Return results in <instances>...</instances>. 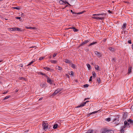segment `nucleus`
<instances>
[{"label":"nucleus","mask_w":133,"mask_h":133,"mask_svg":"<svg viewBox=\"0 0 133 133\" xmlns=\"http://www.w3.org/2000/svg\"><path fill=\"white\" fill-rule=\"evenodd\" d=\"M44 76L46 78H47V79L48 78H49V77H48V76L46 74H44Z\"/></svg>","instance_id":"de8ad7c7"},{"label":"nucleus","mask_w":133,"mask_h":133,"mask_svg":"<svg viewBox=\"0 0 133 133\" xmlns=\"http://www.w3.org/2000/svg\"><path fill=\"white\" fill-rule=\"evenodd\" d=\"M57 61L56 60H51L50 62L52 63L55 64L57 62Z\"/></svg>","instance_id":"bb28decb"},{"label":"nucleus","mask_w":133,"mask_h":133,"mask_svg":"<svg viewBox=\"0 0 133 133\" xmlns=\"http://www.w3.org/2000/svg\"><path fill=\"white\" fill-rule=\"evenodd\" d=\"M126 127H125V126H121V129L120 130V131L121 132V133H124V131L125 129V128Z\"/></svg>","instance_id":"1a4fd4ad"},{"label":"nucleus","mask_w":133,"mask_h":133,"mask_svg":"<svg viewBox=\"0 0 133 133\" xmlns=\"http://www.w3.org/2000/svg\"><path fill=\"white\" fill-rule=\"evenodd\" d=\"M64 61L66 63H71V61L67 59H64Z\"/></svg>","instance_id":"dca6fc26"},{"label":"nucleus","mask_w":133,"mask_h":133,"mask_svg":"<svg viewBox=\"0 0 133 133\" xmlns=\"http://www.w3.org/2000/svg\"><path fill=\"white\" fill-rule=\"evenodd\" d=\"M43 98L42 97H41V98H40L39 99L38 101H41V100H42V99Z\"/></svg>","instance_id":"603ef678"},{"label":"nucleus","mask_w":133,"mask_h":133,"mask_svg":"<svg viewBox=\"0 0 133 133\" xmlns=\"http://www.w3.org/2000/svg\"><path fill=\"white\" fill-rule=\"evenodd\" d=\"M97 42H93L92 43L88 45V46H91V45H94L95 44H97Z\"/></svg>","instance_id":"412c9836"},{"label":"nucleus","mask_w":133,"mask_h":133,"mask_svg":"<svg viewBox=\"0 0 133 133\" xmlns=\"http://www.w3.org/2000/svg\"><path fill=\"white\" fill-rule=\"evenodd\" d=\"M106 39H104V40H103V41L104 42H105V41H106Z\"/></svg>","instance_id":"e2e57ef3"},{"label":"nucleus","mask_w":133,"mask_h":133,"mask_svg":"<svg viewBox=\"0 0 133 133\" xmlns=\"http://www.w3.org/2000/svg\"><path fill=\"white\" fill-rule=\"evenodd\" d=\"M87 66L88 67L89 70H90L91 69V66L89 64H87Z\"/></svg>","instance_id":"c85d7f7f"},{"label":"nucleus","mask_w":133,"mask_h":133,"mask_svg":"<svg viewBox=\"0 0 133 133\" xmlns=\"http://www.w3.org/2000/svg\"><path fill=\"white\" fill-rule=\"evenodd\" d=\"M35 61V60H33L32 61L30 62L29 64L27 65V66H28L31 65Z\"/></svg>","instance_id":"b1692460"},{"label":"nucleus","mask_w":133,"mask_h":133,"mask_svg":"<svg viewBox=\"0 0 133 133\" xmlns=\"http://www.w3.org/2000/svg\"><path fill=\"white\" fill-rule=\"evenodd\" d=\"M48 123H45L44 122H43L42 123L43 129L45 131H46L48 128Z\"/></svg>","instance_id":"f03ea898"},{"label":"nucleus","mask_w":133,"mask_h":133,"mask_svg":"<svg viewBox=\"0 0 133 133\" xmlns=\"http://www.w3.org/2000/svg\"><path fill=\"white\" fill-rule=\"evenodd\" d=\"M97 81L98 83L99 84L101 82V80L100 78H99L97 79Z\"/></svg>","instance_id":"f704fd0d"},{"label":"nucleus","mask_w":133,"mask_h":133,"mask_svg":"<svg viewBox=\"0 0 133 133\" xmlns=\"http://www.w3.org/2000/svg\"><path fill=\"white\" fill-rule=\"evenodd\" d=\"M89 102V101H87L86 102H83V103L81 104L80 105H78V106H77V108H79V107H83V106H84L85 104H86V103L87 102Z\"/></svg>","instance_id":"6e6552de"},{"label":"nucleus","mask_w":133,"mask_h":133,"mask_svg":"<svg viewBox=\"0 0 133 133\" xmlns=\"http://www.w3.org/2000/svg\"><path fill=\"white\" fill-rule=\"evenodd\" d=\"M84 11H82L80 12H78V13H76L74 12L73 11L72 13V14H77V15H80L81 14H82L83 13Z\"/></svg>","instance_id":"a211bd4d"},{"label":"nucleus","mask_w":133,"mask_h":133,"mask_svg":"<svg viewBox=\"0 0 133 133\" xmlns=\"http://www.w3.org/2000/svg\"><path fill=\"white\" fill-rule=\"evenodd\" d=\"M98 111H94V112H92L91 113H90V114H91V115H92V114H96V113H97Z\"/></svg>","instance_id":"c9c22d12"},{"label":"nucleus","mask_w":133,"mask_h":133,"mask_svg":"<svg viewBox=\"0 0 133 133\" xmlns=\"http://www.w3.org/2000/svg\"><path fill=\"white\" fill-rule=\"evenodd\" d=\"M129 124L130 123H128V122L127 124L126 127L129 128L130 127V126L129 125Z\"/></svg>","instance_id":"ea45409f"},{"label":"nucleus","mask_w":133,"mask_h":133,"mask_svg":"<svg viewBox=\"0 0 133 133\" xmlns=\"http://www.w3.org/2000/svg\"><path fill=\"white\" fill-rule=\"evenodd\" d=\"M95 53L96 55H97V56L98 57H101L102 56V54L101 53L97 51H95Z\"/></svg>","instance_id":"423d86ee"},{"label":"nucleus","mask_w":133,"mask_h":133,"mask_svg":"<svg viewBox=\"0 0 133 133\" xmlns=\"http://www.w3.org/2000/svg\"><path fill=\"white\" fill-rule=\"evenodd\" d=\"M67 77H69V75H67Z\"/></svg>","instance_id":"338daca9"},{"label":"nucleus","mask_w":133,"mask_h":133,"mask_svg":"<svg viewBox=\"0 0 133 133\" xmlns=\"http://www.w3.org/2000/svg\"><path fill=\"white\" fill-rule=\"evenodd\" d=\"M57 69L58 70H61L62 69V68L60 66H58V68H57Z\"/></svg>","instance_id":"e433bc0d"},{"label":"nucleus","mask_w":133,"mask_h":133,"mask_svg":"<svg viewBox=\"0 0 133 133\" xmlns=\"http://www.w3.org/2000/svg\"><path fill=\"white\" fill-rule=\"evenodd\" d=\"M128 43H129L130 44H131V40H129L127 42Z\"/></svg>","instance_id":"37998d69"},{"label":"nucleus","mask_w":133,"mask_h":133,"mask_svg":"<svg viewBox=\"0 0 133 133\" xmlns=\"http://www.w3.org/2000/svg\"><path fill=\"white\" fill-rule=\"evenodd\" d=\"M70 65H71V66L74 69H75L76 67V65L75 64L71 63L70 64Z\"/></svg>","instance_id":"6ab92c4d"},{"label":"nucleus","mask_w":133,"mask_h":133,"mask_svg":"<svg viewBox=\"0 0 133 133\" xmlns=\"http://www.w3.org/2000/svg\"><path fill=\"white\" fill-rule=\"evenodd\" d=\"M128 122L127 121H125L124 122V125H123L124 126H125V127H127V124Z\"/></svg>","instance_id":"7c9ffc66"},{"label":"nucleus","mask_w":133,"mask_h":133,"mask_svg":"<svg viewBox=\"0 0 133 133\" xmlns=\"http://www.w3.org/2000/svg\"><path fill=\"white\" fill-rule=\"evenodd\" d=\"M61 90L60 89H57V90H56L52 94V95L54 96L56 95Z\"/></svg>","instance_id":"0eeeda50"},{"label":"nucleus","mask_w":133,"mask_h":133,"mask_svg":"<svg viewBox=\"0 0 133 133\" xmlns=\"http://www.w3.org/2000/svg\"><path fill=\"white\" fill-rule=\"evenodd\" d=\"M39 74L40 75H44V74H45L44 73H43L42 72H40L39 73Z\"/></svg>","instance_id":"8fccbe9b"},{"label":"nucleus","mask_w":133,"mask_h":133,"mask_svg":"<svg viewBox=\"0 0 133 133\" xmlns=\"http://www.w3.org/2000/svg\"><path fill=\"white\" fill-rule=\"evenodd\" d=\"M132 68V67H131L130 66L129 68L128 69V73L129 74H130L131 72V68Z\"/></svg>","instance_id":"aec40b11"},{"label":"nucleus","mask_w":133,"mask_h":133,"mask_svg":"<svg viewBox=\"0 0 133 133\" xmlns=\"http://www.w3.org/2000/svg\"><path fill=\"white\" fill-rule=\"evenodd\" d=\"M43 58V57H40L39 59V60H42L43 58Z\"/></svg>","instance_id":"3c124183"},{"label":"nucleus","mask_w":133,"mask_h":133,"mask_svg":"<svg viewBox=\"0 0 133 133\" xmlns=\"http://www.w3.org/2000/svg\"><path fill=\"white\" fill-rule=\"evenodd\" d=\"M25 28L26 29H34V28L33 27H28L26 26Z\"/></svg>","instance_id":"473e14b6"},{"label":"nucleus","mask_w":133,"mask_h":133,"mask_svg":"<svg viewBox=\"0 0 133 133\" xmlns=\"http://www.w3.org/2000/svg\"><path fill=\"white\" fill-rule=\"evenodd\" d=\"M10 29L11 31H22V30L21 29V28H11Z\"/></svg>","instance_id":"39448f33"},{"label":"nucleus","mask_w":133,"mask_h":133,"mask_svg":"<svg viewBox=\"0 0 133 133\" xmlns=\"http://www.w3.org/2000/svg\"><path fill=\"white\" fill-rule=\"evenodd\" d=\"M101 133H114V131L112 130H109L107 128L105 127H103L101 129Z\"/></svg>","instance_id":"f257e3e1"},{"label":"nucleus","mask_w":133,"mask_h":133,"mask_svg":"<svg viewBox=\"0 0 133 133\" xmlns=\"http://www.w3.org/2000/svg\"><path fill=\"white\" fill-rule=\"evenodd\" d=\"M18 66H20V67H22L23 66L22 64L19 65H18Z\"/></svg>","instance_id":"6e6d98bb"},{"label":"nucleus","mask_w":133,"mask_h":133,"mask_svg":"<svg viewBox=\"0 0 133 133\" xmlns=\"http://www.w3.org/2000/svg\"><path fill=\"white\" fill-rule=\"evenodd\" d=\"M127 25V24L126 23H124L123 24L122 27L121 28V29L124 31V29L126 28Z\"/></svg>","instance_id":"f8f14e48"},{"label":"nucleus","mask_w":133,"mask_h":133,"mask_svg":"<svg viewBox=\"0 0 133 133\" xmlns=\"http://www.w3.org/2000/svg\"><path fill=\"white\" fill-rule=\"evenodd\" d=\"M92 18L93 19H95L96 20H103L104 19V17L95 16L92 17Z\"/></svg>","instance_id":"20e7f679"},{"label":"nucleus","mask_w":133,"mask_h":133,"mask_svg":"<svg viewBox=\"0 0 133 133\" xmlns=\"http://www.w3.org/2000/svg\"><path fill=\"white\" fill-rule=\"evenodd\" d=\"M89 99V98H85L84 99V101H85L87 99Z\"/></svg>","instance_id":"052dcab7"},{"label":"nucleus","mask_w":133,"mask_h":133,"mask_svg":"<svg viewBox=\"0 0 133 133\" xmlns=\"http://www.w3.org/2000/svg\"><path fill=\"white\" fill-rule=\"evenodd\" d=\"M18 90H17V89H16V90H15V92H18Z\"/></svg>","instance_id":"680f3d73"},{"label":"nucleus","mask_w":133,"mask_h":133,"mask_svg":"<svg viewBox=\"0 0 133 133\" xmlns=\"http://www.w3.org/2000/svg\"><path fill=\"white\" fill-rule=\"evenodd\" d=\"M95 69L96 70H100L99 68V66L98 65H95Z\"/></svg>","instance_id":"393cba45"},{"label":"nucleus","mask_w":133,"mask_h":133,"mask_svg":"<svg viewBox=\"0 0 133 133\" xmlns=\"http://www.w3.org/2000/svg\"><path fill=\"white\" fill-rule=\"evenodd\" d=\"M47 79L48 82L50 84L52 83L51 80L50 79L49 77L47 78Z\"/></svg>","instance_id":"4be33fe9"},{"label":"nucleus","mask_w":133,"mask_h":133,"mask_svg":"<svg viewBox=\"0 0 133 133\" xmlns=\"http://www.w3.org/2000/svg\"><path fill=\"white\" fill-rule=\"evenodd\" d=\"M90 41V39H88L87 40H85L84 42H83L79 46H83L84 44L87 43Z\"/></svg>","instance_id":"9d476101"},{"label":"nucleus","mask_w":133,"mask_h":133,"mask_svg":"<svg viewBox=\"0 0 133 133\" xmlns=\"http://www.w3.org/2000/svg\"><path fill=\"white\" fill-rule=\"evenodd\" d=\"M92 74L93 77H95L96 75L95 72L94 71H93L92 72Z\"/></svg>","instance_id":"72a5a7b5"},{"label":"nucleus","mask_w":133,"mask_h":133,"mask_svg":"<svg viewBox=\"0 0 133 133\" xmlns=\"http://www.w3.org/2000/svg\"><path fill=\"white\" fill-rule=\"evenodd\" d=\"M106 14L105 13H103L102 14H94L93 15V16H100V15H106Z\"/></svg>","instance_id":"2eb2a0df"},{"label":"nucleus","mask_w":133,"mask_h":133,"mask_svg":"<svg viewBox=\"0 0 133 133\" xmlns=\"http://www.w3.org/2000/svg\"><path fill=\"white\" fill-rule=\"evenodd\" d=\"M64 2V5H65L66 3L68 4V5H71L68 2H66L65 1Z\"/></svg>","instance_id":"a18cd8bd"},{"label":"nucleus","mask_w":133,"mask_h":133,"mask_svg":"<svg viewBox=\"0 0 133 133\" xmlns=\"http://www.w3.org/2000/svg\"><path fill=\"white\" fill-rule=\"evenodd\" d=\"M8 92V91H6V92L5 91L3 93V94H5L6 93H7Z\"/></svg>","instance_id":"5fc2aeb1"},{"label":"nucleus","mask_w":133,"mask_h":133,"mask_svg":"<svg viewBox=\"0 0 133 133\" xmlns=\"http://www.w3.org/2000/svg\"><path fill=\"white\" fill-rule=\"evenodd\" d=\"M59 3L60 4H64V1L62 0H60L59 2Z\"/></svg>","instance_id":"cd10ccee"},{"label":"nucleus","mask_w":133,"mask_h":133,"mask_svg":"<svg viewBox=\"0 0 133 133\" xmlns=\"http://www.w3.org/2000/svg\"><path fill=\"white\" fill-rule=\"evenodd\" d=\"M58 126V125L57 124H55L54 125L53 128L54 129H56L57 128Z\"/></svg>","instance_id":"a878e982"},{"label":"nucleus","mask_w":133,"mask_h":133,"mask_svg":"<svg viewBox=\"0 0 133 133\" xmlns=\"http://www.w3.org/2000/svg\"><path fill=\"white\" fill-rule=\"evenodd\" d=\"M127 121L128 122H129V123L132 125H133V120L130 119H127Z\"/></svg>","instance_id":"ddd939ff"},{"label":"nucleus","mask_w":133,"mask_h":133,"mask_svg":"<svg viewBox=\"0 0 133 133\" xmlns=\"http://www.w3.org/2000/svg\"><path fill=\"white\" fill-rule=\"evenodd\" d=\"M106 15H100V17H104V16H105Z\"/></svg>","instance_id":"bf43d9fd"},{"label":"nucleus","mask_w":133,"mask_h":133,"mask_svg":"<svg viewBox=\"0 0 133 133\" xmlns=\"http://www.w3.org/2000/svg\"><path fill=\"white\" fill-rule=\"evenodd\" d=\"M43 69L45 70L49 71H50L51 69L50 68L46 67H44Z\"/></svg>","instance_id":"5701e85b"},{"label":"nucleus","mask_w":133,"mask_h":133,"mask_svg":"<svg viewBox=\"0 0 133 133\" xmlns=\"http://www.w3.org/2000/svg\"><path fill=\"white\" fill-rule=\"evenodd\" d=\"M51 58V55L49 57V58Z\"/></svg>","instance_id":"69168bd1"},{"label":"nucleus","mask_w":133,"mask_h":133,"mask_svg":"<svg viewBox=\"0 0 133 133\" xmlns=\"http://www.w3.org/2000/svg\"><path fill=\"white\" fill-rule=\"evenodd\" d=\"M57 54V53H55L53 55V57H55L56 56Z\"/></svg>","instance_id":"c03bdc74"},{"label":"nucleus","mask_w":133,"mask_h":133,"mask_svg":"<svg viewBox=\"0 0 133 133\" xmlns=\"http://www.w3.org/2000/svg\"><path fill=\"white\" fill-rule=\"evenodd\" d=\"M10 97V96L9 95V96H7L5 97L4 99L3 100H5L6 99H7L8 98H9Z\"/></svg>","instance_id":"2f4dec72"},{"label":"nucleus","mask_w":133,"mask_h":133,"mask_svg":"<svg viewBox=\"0 0 133 133\" xmlns=\"http://www.w3.org/2000/svg\"><path fill=\"white\" fill-rule=\"evenodd\" d=\"M114 117V116H111V117L108 118H107L105 119V120L106 121H107L108 122L110 121L111 119H113Z\"/></svg>","instance_id":"4468645a"},{"label":"nucleus","mask_w":133,"mask_h":133,"mask_svg":"<svg viewBox=\"0 0 133 133\" xmlns=\"http://www.w3.org/2000/svg\"><path fill=\"white\" fill-rule=\"evenodd\" d=\"M47 84L45 83H42L40 84V86L42 88H45L47 86Z\"/></svg>","instance_id":"9b49d317"},{"label":"nucleus","mask_w":133,"mask_h":133,"mask_svg":"<svg viewBox=\"0 0 133 133\" xmlns=\"http://www.w3.org/2000/svg\"><path fill=\"white\" fill-rule=\"evenodd\" d=\"M92 76H91L90 77V79H89V82H90V81H92Z\"/></svg>","instance_id":"49530a36"},{"label":"nucleus","mask_w":133,"mask_h":133,"mask_svg":"<svg viewBox=\"0 0 133 133\" xmlns=\"http://www.w3.org/2000/svg\"><path fill=\"white\" fill-rule=\"evenodd\" d=\"M112 122H114V124H117V125H118L119 123V117L118 118H114L112 120Z\"/></svg>","instance_id":"7ed1b4c3"},{"label":"nucleus","mask_w":133,"mask_h":133,"mask_svg":"<svg viewBox=\"0 0 133 133\" xmlns=\"http://www.w3.org/2000/svg\"><path fill=\"white\" fill-rule=\"evenodd\" d=\"M34 47L32 46V47H30V48H34Z\"/></svg>","instance_id":"774afa93"},{"label":"nucleus","mask_w":133,"mask_h":133,"mask_svg":"<svg viewBox=\"0 0 133 133\" xmlns=\"http://www.w3.org/2000/svg\"><path fill=\"white\" fill-rule=\"evenodd\" d=\"M13 8L14 9H16L18 10H19L20 9V8H18V7H13Z\"/></svg>","instance_id":"4c0bfd02"},{"label":"nucleus","mask_w":133,"mask_h":133,"mask_svg":"<svg viewBox=\"0 0 133 133\" xmlns=\"http://www.w3.org/2000/svg\"><path fill=\"white\" fill-rule=\"evenodd\" d=\"M108 12H109V13H112V12L110 11V10H108Z\"/></svg>","instance_id":"4d7b16f0"},{"label":"nucleus","mask_w":133,"mask_h":133,"mask_svg":"<svg viewBox=\"0 0 133 133\" xmlns=\"http://www.w3.org/2000/svg\"><path fill=\"white\" fill-rule=\"evenodd\" d=\"M109 50L111 51H114V49L113 48H112V47H109Z\"/></svg>","instance_id":"c756f323"},{"label":"nucleus","mask_w":133,"mask_h":133,"mask_svg":"<svg viewBox=\"0 0 133 133\" xmlns=\"http://www.w3.org/2000/svg\"><path fill=\"white\" fill-rule=\"evenodd\" d=\"M91 115V114H90V113L88 114L87 115V117H89Z\"/></svg>","instance_id":"864d4df0"},{"label":"nucleus","mask_w":133,"mask_h":133,"mask_svg":"<svg viewBox=\"0 0 133 133\" xmlns=\"http://www.w3.org/2000/svg\"><path fill=\"white\" fill-rule=\"evenodd\" d=\"M15 18L17 19H20L21 18V17H15Z\"/></svg>","instance_id":"09e8293b"},{"label":"nucleus","mask_w":133,"mask_h":133,"mask_svg":"<svg viewBox=\"0 0 133 133\" xmlns=\"http://www.w3.org/2000/svg\"><path fill=\"white\" fill-rule=\"evenodd\" d=\"M89 85H88L87 84H85L84 85V87H88Z\"/></svg>","instance_id":"58836bf2"},{"label":"nucleus","mask_w":133,"mask_h":133,"mask_svg":"<svg viewBox=\"0 0 133 133\" xmlns=\"http://www.w3.org/2000/svg\"><path fill=\"white\" fill-rule=\"evenodd\" d=\"M73 29V31L75 32H77L78 31V30L77 29L75 28L74 27H72V28H70L68 29Z\"/></svg>","instance_id":"f3484780"},{"label":"nucleus","mask_w":133,"mask_h":133,"mask_svg":"<svg viewBox=\"0 0 133 133\" xmlns=\"http://www.w3.org/2000/svg\"><path fill=\"white\" fill-rule=\"evenodd\" d=\"M70 75H72L73 76L74 74L73 72L72 71H71L70 73L69 74Z\"/></svg>","instance_id":"a19ab883"},{"label":"nucleus","mask_w":133,"mask_h":133,"mask_svg":"<svg viewBox=\"0 0 133 133\" xmlns=\"http://www.w3.org/2000/svg\"><path fill=\"white\" fill-rule=\"evenodd\" d=\"M68 6V5H66V6H65V7L63 8V9H64V8H66V7H67Z\"/></svg>","instance_id":"13d9d810"},{"label":"nucleus","mask_w":133,"mask_h":133,"mask_svg":"<svg viewBox=\"0 0 133 133\" xmlns=\"http://www.w3.org/2000/svg\"><path fill=\"white\" fill-rule=\"evenodd\" d=\"M70 11L71 12H72H72H73V11H72V10H70Z\"/></svg>","instance_id":"0e129e2a"},{"label":"nucleus","mask_w":133,"mask_h":133,"mask_svg":"<svg viewBox=\"0 0 133 133\" xmlns=\"http://www.w3.org/2000/svg\"><path fill=\"white\" fill-rule=\"evenodd\" d=\"M20 79L22 80V79H24V81L26 80V79L25 78H24L21 77H20Z\"/></svg>","instance_id":"79ce46f5"}]
</instances>
